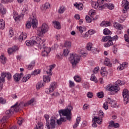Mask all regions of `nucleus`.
<instances>
[{"label": "nucleus", "mask_w": 129, "mask_h": 129, "mask_svg": "<svg viewBox=\"0 0 129 129\" xmlns=\"http://www.w3.org/2000/svg\"><path fill=\"white\" fill-rule=\"evenodd\" d=\"M86 21L87 23H91L92 21V18L88 16H86Z\"/></svg>", "instance_id": "5fc2aeb1"}, {"label": "nucleus", "mask_w": 129, "mask_h": 129, "mask_svg": "<svg viewBox=\"0 0 129 129\" xmlns=\"http://www.w3.org/2000/svg\"><path fill=\"white\" fill-rule=\"evenodd\" d=\"M77 29L78 31H79L80 33V34H81V35H82V33L84 32H85V31H86L85 27H82L81 26H77Z\"/></svg>", "instance_id": "4be33fe9"}, {"label": "nucleus", "mask_w": 129, "mask_h": 129, "mask_svg": "<svg viewBox=\"0 0 129 129\" xmlns=\"http://www.w3.org/2000/svg\"><path fill=\"white\" fill-rule=\"evenodd\" d=\"M87 97L88 98H92L93 97V93L91 92H89L87 94Z\"/></svg>", "instance_id": "338daca9"}, {"label": "nucleus", "mask_w": 129, "mask_h": 129, "mask_svg": "<svg viewBox=\"0 0 129 129\" xmlns=\"http://www.w3.org/2000/svg\"><path fill=\"white\" fill-rule=\"evenodd\" d=\"M93 121H96V122H97V123H98V124H101V122H102V119L100 117H98L97 116H95L93 118Z\"/></svg>", "instance_id": "5701e85b"}, {"label": "nucleus", "mask_w": 129, "mask_h": 129, "mask_svg": "<svg viewBox=\"0 0 129 129\" xmlns=\"http://www.w3.org/2000/svg\"><path fill=\"white\" fill-rule=\"evenodd\" d=\"M102 9H105V8H107L109 10H113L114 9V5L113 4H110L109 3H106L103 5Z\"/></svg>", "instance_id": "4468645a"}, {"label": "nucleus", "mask_w": 129, "mask_h": 129, "mask_svg": "<svg viewBox=\"0 0 129 129\" xmlns=\"http://www.w3.org/2000/svg\"><path fill=\"white\" fill-rule=\"evenodd\" d=\"M103 4V0H98L97 2H92V7L94 9H98V7L102 9V6Z\"/></svg>", "instance_id": "1a4fd4ad"}, {"label": "nucleus", "mask_w": 129, "mask_h": 129, "mask_svg": "<svg viewBox=\"0 0 129 129\" xmlns=\"http://www.w3.org/2000/svg\"><path fill=\"white\" fill-rule=\"evenodd\" d=\"M53 24H54V28L57 29V30H60L61 29V24H60V22L55 21L52 22Z\"/></svg>", "instance_id": "aec40b11"}, {"label": "nucleus", "mask_w": 129, "mask_h": 129, "mask_svg": "<svg viewBox=\"0 0 129 129\" xmlns=\"http://www.w3.org/2000/svg\"><path fill=\"white\" fill-rule=\"evenodd\" d=\"M46 125L47 129L55 128V126L56 125L55 119H50V123H49V122H47L46 123Z\"/></svg>", "instance_id": "9b49d317"}, {"label": "nucleus", "mask_w": 129, "mask_h": 129, "mask_svg": "<svg viewBox=\"0 0 129 129\" xmlns=\"http://www.w3.org/2000/svg\"><path fill=\"white\" fill-rule=\"evenodd\" d=\"M101 75L103 77H104V76H106L107 75V71H101Z\"/></svg>", "instance_id": "774afa93"}, {"label": "nucleus", "mask_w": 129, "mask_h": 129, "mask_svg": "<svg viewBox=\"0 0 129 129\" xmlns=\"http://www.w3.org/2000/svg\"><path fill=\"white\" fill-rule=\"evenodd\" d=\"M64 47H66V48H70L71 47V42L70 41H66L64 44Z\"/></svg>", "instance_id": "a18cd8bd"}, {"label": "nucleus", "mask_w": 129, "mask_h": 129, "mask_svg": "<svg viewBox=\"0 0 129 129\" xmlns=\"http://www.w3.org/2000/svg\"><path fill=\"white\" fill-rule=\"evenodd\" d=\"M80 121H81V118L80 117H77L76 119V122L73 125V128H76V127H77L79 125V123H80Z\"/></svg>", "instance_id": "f3484780"}, {"label": "nucleus", "mask_w": 129, "mask_h": 129, "mask_svg": "<svg viewBox=\"0 0 129 129\" xmlns=\"http://www.w3.org/2000/svg\"><path fill=\"white\" fill-rule=\"evenodd\" d=\"M113 52L114 54L117 53V45H115L113 46Z\"/></svg>", "instance_id": "13d9d810"}, {"label": "nucleus", "mask_w": 129, "mask_h": 129, "mask_svg": "<svg viewBox=\"0 0 129 129\" xmlns=\"http://www.w3.org/2000/svg\"><path fill=\"white\" fill-rule=\"evenodd\" d=\"M23 121H24V119L23 118L19 117L18 120V123L20 125L23 123Z\"/></svg>", "instance_id": "0e129e2a"}, {"label": "nucleus", "mask_w": 129, "mask_h": 129, "mask_svg": "<svg viewBox=\"0 0 129 129\" xmlns=\"http://www.w3.org/2000/svg\"><path fill=\"white\" fill-rule=\"evenodd\" d=\"M44 128V125L42 122H38L36 125V126L34 128V129H43Z\"/></svg>", "instance_id": "473e14b6"}, {"label": "nucleus", "mask_w": 129, "mask_h": 129, "mask_svg": "<svg viewBox=\"0 0 129 129\" xmlns=\"http://www.w3.org/2000/svg\"><path fill=\"white\" fill-rule=\"evenodd\" d=\"M122 7H123L124 9L122 10L123 14H125L127 12V10L129 9V3L127 1H123L122 2Z\"/></svg>", "instance_id": "9d476101"}, {"label": "nucleus", "mask_w": 129, "mask_h": 129, "mask_svg": "<svg viewBox=\"0 0 129 129\" xmlns=\"http://www.w3.org/2000/svg\"><path fill=\"white\" fill-rule=\"evenodd\" d=\"M26 27L27 29H30L31 27H32V24L30 22V21L27 22Z\"/></svg>", "instance_id": "680f3d73"}, {"label": "nucleus", "mask_w": 129, "mask_h": 129, "mask_svg": "<svg viewBox=\"0 0 129 129\" xmlns=\"http://www.w3.org/2000/svg\"><path fill=\"white\" fill-rule=\"evenodd\" d=\"M90 80H91L92 81H94L95 83H97L98 82L97 79H96V77H95V76H94V75L93 74L91 75Z\"/></svg>", "instance_id": "c03bdc74"}, {"label": "nucleus", "mask_w": 129, "mask_h": 129, "mask_svg": "<svg viewBox=\"0 0 129 129\" xmlns=\"http://www.w3.org/2000/svg\"><path fill=\"white\" fill-rule=\"evenodd\" d=\"M75 81L76 82H80L81 81V78H80V77L78 76H76L74 78Z\"/></svg>", "instance_id": "3c124183"}, {"label": "nucleus", "mask_w": 129, "mask_h": 129, "mask_svg": "<svg viewBox=\"0 0 129 129\" xmlns=\"http://www.w3.org/2000/svg\"><path fill=\"white\" fill-rule=\"evenodd\" d=\"M35 101H36V99H35V98H32L30 100H29L26 103V104L27 105V106H28V105L32 104V103H34Z\"/></svg>", "instance_id": "de8ad7c7"}, {"label": "nucleus", "mask_w": 129, "mask_h": 129, "mask_svg": "<svg viewBox=\"0 0 129 129\" xmlns=\"http://www.w3.org/2000/svg\"><path fill=\"white\" fill-rule=\"evenodd\" d=\"M114 27H115V28H116V29H118V30H122V29H123V28L122 27V26L119 24V23H115L114 25Z\"/></svg>", "instance_id": "58836bf2"}, {"label": "nucleus", "mask_w": 129, "mask_h": 129, "mask_svg": "<svg viewBox=\"0 0 129 129\" xmlns=\"http://www.w3.org/2000/svg\"><path fill=\"white\" fill-rule=\"evenodd\" d=\"M128 66V63L125 62H123L119 66L117 69V70H123V69H125V68H126Z\"/></svg>", "instance_id": "2eb2a0df"}, {"label": "nucleus", "mask_w": 129, "mask_h": 129, "mask_svg": "<svg viewBox=\"0 0 129 129\" xmlns=\"http://www.w3.org/2000/svg\"><path fill=\"white\" fill-rule=\"evenodd\" d=\"M69 52L70 51L68 50V49H65L63 51V56H65V57H67V56H68V54H69Z\"/></svg>", "instance_id": "49530a36"}, {"label": "nucleus", "mask_w": 129, "mask_h": 129, "mask_svg": "<svg viewBox=\"0 0 129 129\" xmlns=\"http://www.w3.org/2000/svg\"><path fill=\"white\" fill-rule=\"evenodd\" d=\"M69 60L73 67H75L79 63V61H80V56L75 53L70 54Z\"/></svg>", "instance_id": "423d86ee"}, {"label": "nucleus", "mask_w": 129, "mask_h": 129, "mask_svg": "<svg viewBox=\"0 0 129 129\" xmlns=\"http://www.w3.org/2000/svg\"><path fill=\"white\" fill-rule=\"evenodd\" d=\"M97 96L99 97V98H102L103 97V93L101 92H99L97 94Z\"/></svg>", "instance_id": "052dcab7"}, {"label": "nucleus", "mask_w": 129, "mask_h": 129, "mask_svg": "<svg viewBox=\"0 0 129 129\" xmlns=\"http://www.w3.org/2000/svg\"><path fill=\"white\" fill-rule=\"evenodd\" d=\"M104 64L106 65V66H108V65L110 64V61L109 60V59L106 58L104 60Z\"/></svg>", "instance_id": "bf43d9fd"}, {"label": "nucleus", "mask_w": 129, "mask_h": 129, "mask_svg": "<svg viewBox=\"0 0 129 129\" xmlns=\"http://www.w3.org/2000/svg\"><path fill=\"white\" fill-rule=\"evenodd\" d=\"M6 27V24L5 23V20L3 19H0V29L1 30H4Z\"/></svg>", "instance_id": "c756f323"}, {"label": "nucleus", "mask_w": 129, "mask_h": 129, "mask_svg": "<svg viewBox=\"0 0 129 129\" xmlns=\"http://www.w3.org/2000/svg\"><path fill=\"white\" fill-rule=\"evenodd\" d=\"M21 75H23L22 73L16 74L15 75H14V80H15V81H16V82L20 81V80H21Z\"/></svg>", "instance_id": "dca6fc26"}, {"label": "nucleus", "mask_w": 129, "mask_h": 129, "mask_svg": "<svg viewBox=\"0 0 129 129\" xmlns=\"http://www.w3.org/2000/svg\"><path fill=\"white\" fill-rule=\"evenodd\" d=\"M45 41V39L42 40L39 37H34L30 40H26L25 43L27 46H31V47H33V46H40L41 48H43L44 50L42 52V55L45 57L48 56V54L51 52L50 48L45 47L44 43Z\"/></svg>", "instance_id": "f03ea898"}, {"label": "nucleus", "mask_w": 129, "mask_h": 129, "mask_svg": "<svg viewBox=\"0 0 129 129\" xmlns=\"http://www.w3.org/2000/svg\"><path fill=\"white\" fill-rule=\"evenodd\" d=\"M89 15H90L91 18H93V20H97V18H94V16L96 15V12H95V11L92 10L89 12Z\"/></svg>", "instance_id": "a878e982"}, {"label": "nucleus", "mask_w": 129, "mask_h": 129, "mask_svg": "<svg viewBox=\"0 0 129 129\" xmlns=\"http://www.w3.org/2000/svg\"><path fill=\"white\" fill-rule=\"evenodd\" d=\"M4 82H5V81L3 80V77H0V90H2L3 89V86H4Z\"/></svg>", "instance_id": "09e8293b"}, {"label": "nucleus", "mask_w": 129, "mask_h": 129, "mask_svg": "<svg viewBox=\"0 0 129 129\" xmlns=\"http://www.w3.org/2000/svg\"><path fill=\"white\" fill-rule=\"evenodd\" d=\"M1 77L3 78V80L5 82V78H7L8 80H10L12 78V75L10 73H6L3 72L1 73Z\"/></svg>", "instance_id": "f8f14e48"}, {"label": "nucleus", "mask_w": 129, "mask_h": 129, "mask_svg": "<svg viewBox=\"0 0 129 129\" xmlns=\"http://www.w3.org/2000/svg\"><path fill=\"white\" fill-rule=\"evenodd\" d=\"M72 109H73L72 106L69 105L67 108L61 109L58 111L59 115L61 116V114H62L63 116H66L68 120H71V116L72 115L71 110H72Z\"/></svg>", "instance_id": "20e7f679"}, {"label": "nucleus", "mask_w": 129, "mask_h": 129, "mask_svg": "<svg viewBox=\"0 0 129 129\" xmlns=\"http://www.w3.org/2000/svg\"><path fill=\"white\" fill-rule=\"evenodd\" d=\"M13 17L14 20H15V21H18V20H19L20 18V16H19V15L17 14L16 12L13 13Z\"/></svg>", "instance_id": "37998d69"}, {"label": "nucleus", "mask_w": 129, "mask_h": 129, "mask_svg": "<svg viewBox=\"0 0 129 129\" xmlns=\"http://www.w3.org/2000/svg\"><path fill=\"white\" fill-rule=\"evenodd\" d=\"M103 34L104 35H110V31L107 28H105L103 31Z\"/></svg>", "instance_id": "8fccbe9b"}, {"label": "nucleus", "mask_w": 129, "mask_h": 129, "mask_svg": "<svg viewBox=\"0 0 129 129\" xmlns=\"http://www.w3.org/2000/svg\"><path fill=\"white\" fill-rule=\"evenodd\" d=\"M40 73L41 70H36L32 72L31 75H34V76H35V75H38V74H40Z\"/></svg>", "instance_id": "ea45409f"}, {"label": "nucleus", "mask_w": 129, "mask_h": 129, "mask_svg": "<svg viewBox=\"0 0 129 129\" xmlns=\"http://www.w3.org/2000/svg\"><path fill=\"white\" fill-rule=\"evenodd\" d=\"M57 88V83L54 82L51 83L49 88L52 90V92Z\"/></svg>", "instance_id": "cd10ccee"}, {"label": "nucleus", "mask_w": 129, "mask_h": 129, "mask_svg": "<svg viewBox=\"0 0 129 129\" xmlns=\"http://www.w3.org/2000/svg\"><path fill=\"white\" fill-rule=\"evenodd\" d=\"M49 7H50V4H49V3H45L44 5L42 6L41 9L42 11H46L47 9L49 8Z\"/></svg>", "instance_id": "72a5a7b5"}, {"label": "nucleus", "mask_w": 129, "mask_h": 129, "mask_svg": "<svg viewBox=\"0 0 129 129\" xmlns=\"http://www.w3.org/2000/svg\"><path fill=\"white\" fill-rule=\"evenodd\" d=\"M110 40V36H106L103 37L102 41V42H107V41H109Z\"/></svg>", "instance_id": "79ce46f5"}, {"label": "nucleus", "mask_w": 129, "mask_h": 129, "mask_svg": "<svg viewBox=\"0 0 129 129\" xmlns=\"http://www.w3.org/2000/svg\"><path fill=\"white\" fill-rule=\"evenodd\" d=\"M45 85V83L43 81H40L38 82L36 85V89H40V88H42Z\"/></svg>", "instance_id": "6ab92c4d"}, {"label": "nucleus", "mask_w": 129, "mask_h": 129, "mask_svg": "<svg viewBox=\"0 0 129 129\" xmlns=\"http://www.w3.org/2000/svg\"><path fill=\"white\" fill-rule=\"evenodd\" d=\"M31 24L32 27L33 29H36L38 26V20L36 18V15H34L31 17V20L29 21Z\"/></svg>", "instance_id": "6e6552de"}, {"label": "nucleus", "mask_w": 129, "mask_h": 129, "mask_svg": "<svg viewBox=\"0 0 129 129\" xmlns=\"http://www.w3.org/2000/svg\"><path fill=\"white\" fill-rule=\"evenodd\" d=\"M18 50H19V47L17 46L14 45L13 47L8 48V52L9 54H12V53L16 52Z\"/></svg>", "instance_id": "ddd939ff"}, {"label": "nucleus", "mask_w": 129, "mask_h": 129, "mask_svg": "<svg viewBox=\"0 0 129 129\" xmlns=\"http://www.w3.org/2000/svg\"><path fill=\"white\" fill-rule=\"evenodd\" d=\"M93 44L92 43H88L87 45V50L88 51H92Z\"/></svg>", "instance_id": "a19ab883"}, {"label": "nucleus", "mask_w": 129, "mask_h": 129, "mask_svg": "<svg viewBox=\"0 0 129 129\" xmlns=\"http://www.w3.org/2000/svg\"><path fill=\"white\" fill-rule=\"evenodd\" d=\"M43 79V82H50V81H51V79L48 76H44Z\"/></svg>", "instance_id": "4c0bfd02"}, {"label": "nucleus", "mask_w": 129, "mask_h": 129, "mask_svg": "<svg viewBox=\"0 0 129 129\" xmlns=\"http://www.w3.org/2000/svg\"><path fill=\"white\" fill-rule=\"evenodd\" d=\"M110 23L108 21H102V23L100 24L101 27H108L110 26Z\"/></svg>", "instance_id": "7c9ffc66"}, {"label": "nucleus", "mask_w": 129, "mask_h": 129, "mask_svg": "<svg viewBox=\"0 0 129 129\" xmlns=\"http://www.w3.org/2000/svg\"><path fill=\"white\" fill-rule=\"evenodd\" d=\"M45 92L46 93H47V94H50V93H52V92H53V90L51 89V88H46L45 89Z\"/></svg>", "instance_id": "6e6d98bb"}, {"label": "nucleus", "mask_w": 129, "mask_h": 129, "mask_svg": "<svg viewBox=\"0 0 129 129\" xmlns=\"http://www.w3.org/2000/svg\"><path fill=\"white\" fill-rule=\"evenodd\" d=\"M103 107L105 110H107V109H108V104L107 102H105L103 103Z\"/></svg>", "instance_id": "864d4df0"}, {"label": "nucleus", "mask_w": 129, "mask_h": 129, "mask_svg": "<svg viewBox=\"0 0 129 129\" xmlns=\"http://www.w3.org/2000/svg\"><path fill=\"white\" fill-rule=\"evenodd\" d=\"M29 78H31V75L30 74L26 75L25 76L23 77L22 79V82H27V81L29 80Z\"/></svg>", "instance_id": "bb28decb"}, {"label": "nucleus", "mask_w": 129, "mask_h": 129, "mask_svg": "<svg viewBox=\"0 0 129 129\" xmlns=\"http://www.w3.org/2000/svg\"><path fill=\"white\" fill-rule=\"evenodd\" d=\"M1 62L2 64H6L7 63V57H5L4 55L0 56Z\"/></svg>", "instance_id": "e433bc0d"}, {"label": "nucleus", "mask_w": 129, "mask_h": 129, "mask_svg": "<svg viewBox=\"0 0 129 129\" xmlns=\"http://www.w3.org/2000/svg\"><path fill=\"white\" fill-rule=\"evenodd\" d=\"M99 116L101 118H102V117L104 116V113H103V111H102V110L99 111Z\"/></svg>", "instance_id": "69168bd1"}, {"label": "nucleus", "mask_w": 129, "mask_h": 129, "mask_svg": "<svg viewBox=\"0 0 129 129\" xmlns=\"http://www.w3.org/2000/svg\"><path fill=\"white\" fill-rule=\"evenodd\" d=\"M118 39V36L117 35L114 36L113 37H111L110 36V40L112 42V41H116Z\"/></svg>", "instance_id": "4d7b16f0"}, {"label": "nucleus", "mask_w": 129, "mask_h": 129, "mask_svg": "<svg viewBox=\"0 0 129 129\" xmlns=\"http://www.w3.org/2000/svg\"><path fill=\"white\" fill-rule=\"evenodd\" d=\"M6 13L7 9H6V8H4L3 5L0 4V14H2V15H6Z\"/></svg>", "instance_id": "412c9836"}, {"label": "nucleus", "mask_w": 129, "mask_h": 129, "mask_svg": "<svg viewBox=\"0 0 129 129\" xmlns=\"http://www.w3.org/2000/svg\"><path fill=\"white\" fill-rule=\"evenodd\" d=\"M74 6L76 7V9H78V10H80V11H82V10L83 9V4L82 3L79 4L76 3L74 4Z\"/></svg>", "instance_id": "393cba45"}, {"label": "nucleus", "mask_w": 129, "mask_h": 129, "mask_svg": "<svg viewBox=\"0 0 129 129\" xmlns=\"http://www.w3.org/2000/svg\"><path fill=\"white\" fill-rule=\"evenodd\" d=\"M66 121V118L60 117L59 119L57 120V124H62V122H65Z\"/></svg>", "instance_id": "f704fd0d"}, {"label": "nucleus", "mask_w": 129, "mask_h": 129, "mask_svg": "<svg viewBox=\"0 0 129 129\" xmlns=\"http://www.w3.org/2000/svg\"><path fill=\"white\" fill-rule=\"evenodd\" d=\"M122 96L124 98V104H127L129 102V91L127 89H124L122 92Z\"/></svg>", "instance_id": "0eeeda50"}, {"label": "nucleus", "mask_w": 129, "mask_h": 129, "mask_svg": "<svg viewBox=\"0 0 129 129\" xmlns=\"http://www.w3.org/2000/svg\"><path fill=\"white\" fill-rule=\"evenodd\" d=\"M49 31V27L46 23H43L41 27L37 29V35L40 37H44L45 34Z\"/></svg>", "instance_id": "39448f33"}, {"label": "nucleus", "mask_w": 129, "mask_h": 129, "mask_svg": "<svg viewBox=\"0 0 129 129\" xmlns=\"http://www.w3.org/2000/svg\"><path fill=\"white\" fill-rule=\"evenodd\" d=\"M124 40L125 41V42H126L127 43H129L128 35H127L126 34H124Z\"/></svg>", "instance_id": "e2e57ef3"}, {"label": "nucleus", "mask_w": 129, "mask_h": 129, "mask_svg": "<svg viewBox=\"0 0 129 129\" xmlns=\"http://www.w3.org/2000/svg\"><path fill=\"white\" fill-rule=\"evenodd\" d=\"M49 69L46 71V73L47 74H49V75H51V72H52V71L54 68H55V64H52L49 66Z\"/></svg>", "instance_id": "c85d7f7f"}, {"label": "nucleus", "mask_w": 129, "mask_h": 129, "mask_svg": "<svg viewBox=\"0 0 129 129\" xmlns=\"http://www.w3.org/2000/svg\"><path fill=\"white\" fill-rule=\"evenodd\" d=\"M115 85H109L105 87L106 90L110 91V94L112 95L115 94L117 91H119L120 88L118 85H124V82L119 80L116 82Z\"/></svg>", "instance_id": "7ed1b4c3"}, {"label": "nucleus", "mask_w": 129, "mask_h": 129, "mask_svg": "<svg viewBox=\"0 0 129 129\" xmlns=\"http://www.w3.org/2000/svg\"><path fill=\"white\" fill-rule=\"evenodd\" d=\"M112 45H113V42L110 39L107 43L104 44V46L105 48H107V47H110Z\"/></svg>", "instance_id": "2f4dec72"}, {"label": "nucleus", "mask_w": 129, "mask_h": 129, "mask_svg": "<svg viewBox=\"0 0 129 129\" xmlns=\"http://www.w3.org/2000/svg\"><path fill=\"white\" fill-rule=\"evenodd\" d=\"M25 106H28L27 103H25L24 102H21L19 105V103L17 102L11 107V109L7 110L5 112L7 115L3 116L2 119L0 120V123H2L1 129H7L8 127L6 123L8 122L10 117L14 114V111L18 112L21 108L25 107Z\"/></svg>", "instance_id": "f257e3e1"}, {"label": "nucleus", "mask_w": 129, "mask_h": 129, "mask_svg": "<svg viewBox=\"0 0 129 129\" xmlns=\"http://www.w3.org/2000/svg\"><path fill=\"white\" fill-rule=\"evenodd\" d=\"M14 35H15L14 30L12 28H10L9 30V37H10V38H12V37H13Z\"/></svg>", "instance_id": "603ef678"}, {"label": "nucleus", "mask_w": 129, "mask_h": 129, "mask_svg": "<svg viewBox=\"0 0 129 129\" xmlns=\"http://www.w3.org/2000/svg\"><path fill=\"white\" fill-rule=\"evenodd\" d=\"M66 11V8L64 6H60L58 9V14H63Z\"/></svg>", "instance_id": "c9c22d12"}, {"label": "nucleus", "mask_w": 129, "mask_h": 129, "mask_svg": "<svg viewBox=\"0 0 129 129\" xmlns=\"http://www.w3.org/2000/svg\"><path fill=\"white\" fill-rule=\"evenodd\" d=\"M35 65H36V62L33 60L27 66V69H28V70H32V69L34 68Z\"/></svg>", "instance_id": "a211bd4d"}, {"label": "nucleus", "mask_w": 129, "mask_h": 129, "mask_svg": "<svg viewBox=\"0 0 129 129\" xmlns=\"http://www.w3.org/2000/svg\"><path fill=\"white\" fill-rule=\"evenodd\" d=\"M27 34L26 33H25V34H21L19 38H18V40L19 41V42H22L23 40H25V39H26V38H27Z\"/></svg>", "instance_id": "b1692460"}]
</instances>
